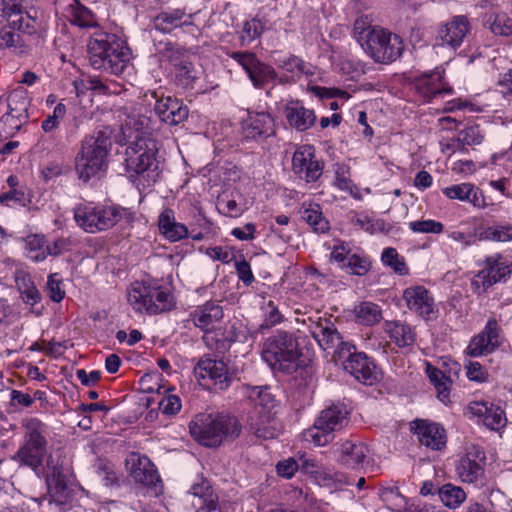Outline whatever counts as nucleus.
Instances as JSON below:
<instances>
[{"label": "nucleus", "mask_w": 512, "mask_h": 512, "mask_svg": "<svg viewBox=\"0 0 512 512\" xmlns=\"http://www.w3.org/2000/svg\"><path fill=\"white\" fill-rule=\"evenodd\" d=\"M353 34L362 49L376 63L390 64L401 57L404 51V43L399 35L367 25L364 19L355 21Z\"/></svg>", "instance_id": "f257e3e1"}, {"label": "nucleus", "mask_w": 512, "mask_h": 512, "mask_svg": "<svg viewBox=\"0 0 512 512\" xmlns=\"http://www.w3.org/2000/svg\"><path fill=\"white\" fill-rule=\"evenodd\" d=\"M91 66L114 75H120L127 67L131 52L126 43L116 34L95 32L88 43Z\"/></svg>", "instance_id": "f03ea898"}, {"label": "nucleus", "mask_w": 512, "mask_h": 512, "mask_svg": "<svg viewBox=\"0 0 512 512\" xmlns=\"http://www.w3.org/2000/svg\"><path fill=\"white\" fill-rule=\"evenodd\" d=\"M157 144L153 138L127 142L125 171L128 179L139 189L151 187L157 180Z\"/></svg>", "instance_id": "7ed1b4c3"}, {"label": "nucleus", "mask_w": 512, "mask_h": 512, "mask_svg": "<svg viewBox=\"0 0 512 512\" xmlns=\"http://www.w3.org/2000/svg\"><path fill=\"white\" fill-rule=\"evenodd\" d=\"M73 215L77 226L91 234L106 231L118 223L130 225L136 220V213L130 208L95 202L76 205Z\"/></svg>", "instance_id": "20e7f679"}, {"label": "nucleus", "mask_w": 512, "mask_h": 512, "mask_svg": "<svg viewBox=\"0 0 512 512\" xmlns=\"http://www.w3.org/2000/svg\"><path fill=\"white\" fill-rule=\"evenodd\" d=\"M112 147L111 138L103 131H96L81 141L75 157V170L78 178L88 182L105 171Z\"/></svg>", "instance_id": "39448f33"}, {"label": "nucleus", "mask_w": 512, "mask_h": 512, "mask_svg": "<svg viewBox=\"0 0 512 512\" xmlns=\"http://www.w3.org/2000/svg\"><path fill=\"white\" fill-rule=\"evenodd\" d=\"M191 436L206 447L219 446L225 436L237 437L240 427L234 417L201 413L189 424Z\"/></svg>", "instance_id": "423d86ee"}, {"label": "nucleus", "mask_w": 512, "mask_h": 512, "mask_svg": "<svg viewBox=\"0 0 512 512\" xmlns=\"http://www.w3.org/2000/svg\"><path fill=\"white\" fill-rule=\"evenodd\" d=\"M298 346L297 339L292 334L279 332L264 343L262 359L273 371L291 374L301 366Z\"/></svg>", "instance_id": "0eeeda50"}, {"label": "nucleus", "mask_w": 512, "mask_h": 512, "mask_svg": "<svg viewBox=\"0 0 512 512\" xmlns=\"http://www.w3.org/2000/svg\"><path fill=\"white\" fill-rule=\"evenodd\" d=\"M24 443L18 449L14 460L20 465L37 470L46 454L47 441L45 438L46 425L38 418L30 417L23 421Z\"/></svg>", "instance_id": "6e6552de"}, {"label": "nucleus", "mask_w": 512, "mask_h": 512, "mask_svg": "<svg viewBox=\"0 0 512 512\" xmlns=\"http://www.w3.org/2000/svg\"><path fill=\"white\" fill-rule=\"evenodd\" d=\"M7 25L0 28V49L20 50L24 45L20 33L34 34L37 30V20L27 12L18 10L6 11Z\"/></svg>", "instance_id": "1a4fd4ad"}, {"label": "nucleus", "mask_w": 512, "mask_h": 512, "mask_svg": "<svg viewBox=\"0 0 512 512\" xmlns=\"http://www.w3.org/2000/svg\"><path fill=\"white\" fill-rule=\"evenodd\" d=\"M194 374L199 383L208 389L225 390L231 382L226 364L211 355H205L197 362Z\"/></svg>", "instance_id": "9d476101"}, {"label": "nucleus", "mask_w": 512, "mask_h": 512, "mask_svg": "<svg viewBox=\"0 0 512 512\" xmlns=\"http://www.w3.org/2000/svg\"><path fill=\"white\" fill-rule=\"evenodd\" d=\"M342 369L357 382L366 386H374L383 379L382 369L376 361L365 352L358 351L357 348L352 351Z\"/></svg>", "instance_id": "9b49d317"}, {"label": "nucleus", "mask_w": 512, "mask_h": 512, "mask_svg": "<svg viewBox=\"0 0 512 512\" xmlns=\"http://www.w3.org/2000/svg\"><path fill=\"white\" fill-rule=\"evenodd\" d=\"M8 111L0 120V130L6 135H14L27 121L28 100L23 89L11 92L7 98Z\"/></svg>", "instance_id": "f8f14e48"}, {"label": "nucleus", "mask_w": 512, "mask_h": 512, "mask_svg": "<svg viewBox=\"0 0 512 512\" xmlns=\"http://www.w3.org/2000/svg\"><path fill=\"white\" fill-rule=\"evenodd\" d=\"M351 411L344 402H331L322 410V447L332 442L334 433L343 430L350 422Z\"/></svg>", "instance_id": "ddd939ff"}, {"label": "nucleus", "mask_w": 512, "mask_h": 512, "mask_svg": "<svg viewBox=\"0 0 512 512\" xmlns=\"http://www.w3.org/2000/svg\"><path fill=\"white\" fill-rule=\"evenodd\" d=\"M130 476L136 483L146 487L161 486V478L156 466L145 455L132 453L126 460Z\"/></svg>", "instance_id": "4468645a"}, {"label": "nucleus", "mask_w": 512, "mask_h": 512, "mask_svg": "<svg viewBox=\"0 0 512 512\" xmlns=\"http://www.w3.org/2000/svg\"><path fill=\"white\" fill-rule=\"evenodd\" d=\"M189 316L194 326L205 333L203 339L208 343L209 333L221 322L224 311L218 301L209 300L196 306Z\"/></svg>", "instance_id": "2eb2a0df"}, {"label": "nucleus", "mask_w": 512, "mask_h": 512, "mask_svg": "<svg viewBox=\"0 0 512 512\" xmlns=\"http://www.w3.org/2000/svg\"><path fill=\"white\" fill-rule=\"evenodd\" d=\"M403 300L407 307L424 320H432L436 317L434 299L430 292L422 285L408 287L403 291Z\"/></svg>", "instance_id": "dca6fc26"}, {"label": "nucleus", "mask_w": 512, "mask_h": 512, "mask_svg": "<svg viewBox=\"0 0 512 512\" xmlns=\"http://www.w3.org/2000/svg\"><path fill=\"white\" fill-rule=\"evenodd\" d=\"M410 430L418 441L432 450H441L446 445V431L439 423L426 419H416L410 423Z\"/></svg>", "instance_id": "f3484780"}, {"label": "nucleus", "mask_w": 512, "mask_h": 512, "mask_svg": "<svg viewBox=\"0 0 512 512\" xmlns=\"http://www.w3.org/2000/svg\"><path fill=\"white\" fill-rule=\"evenodd\" d=\"M315 152L314 146L305 144L299 146L292 157L293 171L308 183L320 178V165Z\"/></svg>", "instance_id": "a211bd4d"}, {"label": "nucleus", "mask_w": 512, "mask_h": 512, "mask_svg": "<svg viewBox=\"0 0 512 512\" xmlns=\"http://www.w3.org/2000/svg\"><path fill=\"white\" fill-rule=\"evenodd\" d=\"M499 335L500 328L497 320L490 318L484 329L471 339L467 347V354L478 357L492 353L500 346Z\"/></svg>", "instance_id": "6ab92c4d"}, {"label": "nucleus", "mask_w": 512, "mask_h": 512, "mask_svg": "<svg viewBox=\"0 0 512 512\" xmlns=\"http://www.w3.org/2000/svg\"><path fill=\"white\" fill-rule=\"evenodd\" d=\"M55 10L57 14L78 27L90 28L97 25L94 14L78 0H55Z\"/></svg>", "instance_id": "aec40b11"}, {"label": "nucleus", "mask_w": 512, "mask_h": 512, "mask_svg": "<svg viewBox=\"0 0 512 512\" xmlns=\"http://www.w3.org/2000/svg\"><path fill=\"white\" fill-rule=\"evenodd\" d=\"M469 30L468 18L464 15H456L439 27L436 39L440 41L439 44L442 46L457 49L461 46Z\"/></svg>", "instance_id": "412c9836"}, {"label": "nucleus", "mask_w": 512, "mask_h": 512, "mask_svg": "<svg viewBox=\"0 0 512 512\" xmlns=\"http://www.w3.org/2000/svg\"><path fill=\"white\" fill-rule=\"evenodd\" d=\"M241 127L243 137L249 140L267 138L274 134V120L267 112H249Z\"/></svg>", "instance_id": "4be33fe9"}, {"label": "nucleus", "mask_w": 512, "mask_h": 512, "mask_svg": "<svg viewBox=\"0 0 512 512\" xmlns=\"http://www.w3.org/2000/svg\"><path fill=\"white\" fill-rule=\"evenodd\" d=\"M485 454L476 447L468 450L456 463V473L462 482L475 483L483 476Z\"/></svg>", "instance_id": "5701e85b"}, {"label": "nucleus", "mask_w": 512, "mask_h": 512, "mask_svg": "<svg viewBox=\"0 0 512 512\" xmlns=\"http://www.w3.org/2000/svg\"><path fill=\"white\" fill-rule=\"evenodd\" d=\"M155 114L168 125H178L188 117V108L182 101L171 96L156 98Z\"/></svg>", "instance_id": "b1692460"}, {"label": "nucleus", "mask_w": 512, "mask_h": 512, "mask_svg": "<svg viewBox=\"0 0 512 512\" xmlns=\"http://www.w3.org/2000/svg\"><path fill=\"white\" fill-rule=\"evenodd\" d=\"M152 23L155 30L166 34L191 25L193 17L184 8H166L153 18Z\"/></svg>", "instance_id": "393cba45"}, {"label": "nucleus", "mask_w": 512, "mask_h": 512, "mask_svg": "<svg viewBox=\"0 0 512 512\" xmlns=\"http://www.w3.org/2000/svg\"><path fill=\"white\" fill-rule=\"evenodd\" d=\"M150 293V281H135L127 290V301L135 312L156 315L158 308L152 304Z\"/></svg>", "instance_id": "a878e982"}, {"label": "nucleus", "mask_w": 512, "mask_h": 512, "mask_svg": "<svg viewBox=\"0 0 512 512\" xmlns=\"http://www.w3.org/2000/svg\"><path fill=\"white\" fill-rule=\"evenodd\" d=\"M154 128L149 116L133 112L127 116L122 125V133L127 142L138 141L142 138H152Z\"/></svg>", "instance_id": "bb28decb"}, {"label": "nucleus", "mask_w": 512, "mask_h": 512, "mask_svg": "<svg viewBox=\"0 0 512 512\" xmlns=\"http://www.w3.org/2000/svg\"><path fill=\"white\" fill-rule=\"evenodd\" d=\"M442 80L443 76L438 71L424 74L418 79L416 88L427 102L443 94L452 95L453 88L445 85Z\"/></svg>", "instance_id": "cd10ccee"}, {"label": "nucleus", "mask_w": 512, "mask_h": 512, "mask_svg": "<svg viewBox=\"0 0 512 512\" xmlns=\"http://www.w3.org/2000/svg\"><path fill=\"white\" fill-rule=\"evenodd\" d=\"M470 412L481 418L483 424L491 430H499L506 424L505 412L494 404L473 402L469 406Z\"/></svg>", "instance_id": "c85d7f7f"}, {"label": "nucleus", "mask_w": 512, "mask_h": 512, "mask_svg": "<svg viewBox=\"0 0 512 512\" xmlns=\"http://www.w3.org/2000/svg\"><path fill=\"white\" fill-rule=\"evenodd\" d=\"M367 448L362 443L345 441L341 445L333 447V454L336 461L349 468H356L366 458Z\"/></svg>", "instance_id": "c756f323"}, {"label": "nucleus", "mask_w": 512, "mask_h": 512, "mask_svg": "<svg viewBox=\"0 0 512 512\" xmlns=\"http://www.w3.org/2000/svg\"><path fill=\"white\" fill-rule=\"evenodd\" d=\"M443 194L449 199L469 202L477 208L486 205L482 191L471 183L451 185L443 189Z\"/></svg>", "instance_id": "7c9ffc66"}, {"label": "nucleus", "mask_w": 512, "mask_h": 512, "mask_svg": "<svg viewBox=\"0 0 512 512\" xmlns=\"http://www.w3.org/2000/svg\"><path fill=\"white\" fill-rule=\"evenodd\" d=\"M190 493L196 498V501L192 502L196 512H221L218 497L206 480L193 484Z\"/></svg>", "instance_id": "2f4dec72"}, {"label": "nucleus", "mask_w": 512, "mask_h": 512, "mask_svg": "<svg viewBox=\"0 0 512 512\" xmlns=\"http://www.w3.org/2000/svg\"><path fill=\"white\" fill-rule=\"evenodd\" d=\"M158 227L161 234L171 242H177L188 237V228L176 221L174 211L170 208L164 209L159 215Z\"/></svg>", "instance_id": "473e14b6"}, {"label": "nucleus", "mask_w": 512, "mask_h": 512, "mask_svg": "<svg viewBox=\"0 0 512 512\" xmlns=\"http://www.w3.org/2000/svg\"><path fill=\"white\" fill-rule=\"evenodd\" d=\"M474 237L479 241L508 242L512 240V225L500 222L481 224L475 228Z\"/></svg>", "instance_id": "72a5a7b5"}, {"label": "nucleus", "mask_w": 512, "mask_h": 512, "mask_svg": "<svg viewBox=\"0 0 512 512\" xmlns=\"http://www.w3.org/2000/svg\"><path fill=\"white\" fill-rule=\"evenodd\" d=\"M285 116L288 123L298 131L307 130L315 121L314 112L305 108L299 101L287 103Z\"/></svg>", "instance_id": "f704fd0d"}, {"label": "nucleus", "mask_w": 512, "mask_h": 512, "mask_svg": "<svg viewBox=\"0 0 512 512\" xmlns=\"http://www.w3.org/2000/svg\"><path fill=\"white\" fill-rule=\"evenodd\" d=\"M46 482L51 500L57 505L67 504L71 498V490L65 474L60 469L54 468Z\"/></svg>", "instance_id": "c9c22d12"}, {"label": "nucleus", "mask_w": 512, "mask_h": 512, "mask_svg": "<svg viewBox=\"0 0 512 512\" xmlns=\"http://www.w3.org/2000/svg\"><path fill=\"white\" fill-rule=\"evenodd\" d=\"M385 331L389 334L390 339L401 348L412 346L416 341L413 328L401 321H387Z\"/></svg>", "instance_id": "e433bc0d"}, {"label": "nucleus", "mask_w": 512, "mask_h": 512, "mask_svg": "<svg viewBox=\"0 0 512 512\" xmlns=\"http://www.w3.org/2000/svg\"><path fill=\"white\" fill-rule=\"evenodd\" d=\"M275 63L279 69L290 74L291 78L300 77L301 75L309 77L314 74L315 70V67L295 55L279 57L275 60Z\"/></svg>", "instance_id": "4c0bfd02"}, {"label": "nucleus", "mask_w": 512, "mask_h": 512, "mask_svg": "<svg viewBox=\"0 0 512 512\" xmlns=\"http://www.w3.org/2000/svg\"><path fill=\"white\" fill-rule=\"evenodd\" d=\"M24 251L28 259L42 262L47 258L46 239L43 234H29L23 238Z\"/></svg>", "instance_id": "58836bf2"}, {"label": "nucleus", "mask_w": 512, "mask_h": 512, "mask_svg": "<svg viewBox=\"0 0 512 512\" xmlns=\"http://www.w3.org/2000/svg\"><path fill=\"white\" fill-rule=\"evenodd\" d=\"M356 349V346L349 341H344L341 339V343L336 344L334 346H328L327 348H323L322 357L327 360L329 363H333L336 366H342L345 364V361L349 359L352 354V351Z\"/></svg>", "instance_id": "ea45409f"}, {"label": "nucleus", "mask_w": 512, "mask_h": 512, "mask_svg": "<svg viewBox=\"0 0 512 512\" xmlns=\"http://www.w3.org/2000/svg\"><path fill=\"white\" fill-rule=\"evenodd\" d=\"M15 282L24 303L34 306L40 302L41 295L29 274L25 272L17 273Z\"/></svg>", "instance_id": "a19ab883"}, {"label": "nucleus", "mask_w": 512, "mask_h": 512, "mask_svg": "<svg viewBox=\"0 0 512 512\" xmlns=\"http://www.w3.org/2000/svg\"><path fill=\"white\" fill-rule=\"evenodd\" d=\"M356 320L365 326H373L382 319L381 307L373 302L363 301L354 309Z\"/></svg>", "instance_id": "79ce46f5"}, {"label": "nucleus", "mask_w": 512, "mask_h": 512, "mask_svg": "<svg viewBox=\"0 0 512 512\" xmlns=\"http://www.w3.org/2000/svg\"><path fill=\"white\" fill-rule=\"evenodd\" d=\"M265 29L264 23L259 18L247 19L242 23L241 29L237 32L240 45L249 46L254 40L259 38Z\"/></svg>", "instance_id": "37998d69"}, {"label": "nucleus", "mask_w": 512, "mask_h": 512, "mask_svg": "<svg viewBox=\"0 0 512 512\" xmlns=\"http://www.w3.org/2000/svg\"><path fill=\"white\" fill-rule=\"evenodd\" d=\"M247 76L251 80L254 87L262 88L266 84L273 82L276 79L277 74L273 67L261 62L258 59Z\"/></svg>", "instance_id": "c03bdc74"}, {"label": "nucleus", "mask_w": 512, "mask_h": 512, "mask_svg": "<svg viewBox=\"0 0 512 512\" xmlns=\"http://www.w3.org/2000/svg\"><path fill=\"white\" fill-rule=\"evenodd\" d=\"M426 373L430 382L434 385L438 392V398L445 402L449 398V385L452 383L451 379L440 369L427 363Z\"/></svg>", "instance_id": "a18cd8bd"}, {"label": "nucleus", "mask_w": 512, "mask_h": 512, "mask_svg": "<svg viewBox=\"0 0 512 512\" xmlns=\"http://www.w3.org/2000/svg\"><path fill=\"white\" fill-rule=\"evenodd\" d=\"M438 495L442 503L450 508L455 509L460 506L466 499V493L461 487L447 483L438 489Z\"/></svg>", "instance_id": "49530a36"}, {"label": "nucleus", "mask_w": 512, "mask_h": 512, "mask_svg": "<svg viewBox=\"0 0 512 512\" xmlns=\"http://www.w3.org/2000/svg\"><path fill=\"white\" fill-rule=\"evenodd\" d=\"M150 289L153 291V298H151L152 304L156 305L158 308L157 314L169 311L173 308L174 297L166 287L150 281Z\"/></svg>", "instance_id": "de8ad7c7"}, {"label": "nucleus", "mask_w": 512, "mask_h": 512, "mask_svg": "<svg viewBox=\"0 0 512 512\" xmlns=\"http://www.w3.org/2000/svg\"><path fill=\"white\" fill-rule=\"evenodd\" d=\"M334 185L340 190L348 191L354 198H360L358 188L350 179V167L346 164L335 165V182Z\"/></svg>", "instance_id": "09e8293b"}, {"label": "nucleus", "mask_w": 512, "mask_h": 512, "mask_svg": "<svg viewBox=\"0 0 512 512\" xmlns=\"http://www.w3.org/2000/svg\"><path fill=\"white\" fill-rule=\"evenodd\" d=\"M170 72L174 76L176 84L183 88L192 87L194 81L198 78V73L190 59L187 60L186 63L171 69Z\"/></svg>", "instance_id": "8fccbe9b"}, {"label": "nucleus", "mask_w": 512, "mask_h": 512, "mask_svg": "<svg viewBox=\"0 0 512 512\" xmlns=\"http://www.w3.org/2000/svg\"><path fill=\"white\" fill-rule=\"evenodd\" d=\"M160 54L161 60L170 65V70L186 63V61L189 60L187 52L180 46L172 43H167Z\"/></svg>", "instance_id": "3c124183"}, {"label": "nucleus", "mask_w": 512, "mask_h": 512, "mask_svg": "<svg viewBox=\"0 0 512 512\" xmlns=\"http://www.w3.org/2000/svg\"><path fill=\"white\" fill-rule=\"evenodd\" d=\"M484 135L482 134L479 125L467 126L460 130L457 136L458 149L465 150V146L479 145L482 143Z\"/></svg>", "instance_id": "603ef678"}, {"label": "nucleus", "mask_w": 512, "mask_h": 512, "mask_svg": "<svg viewBox=\"0 0 512 512\" xmlns=\"http://www.w3.org/2000/svg\"><path fill=\"white\" fill-rule=\"evenodd\" d=\"M382 263L393 269V271L401 276L407 275L409 269L403 257H400L397 250L392 247L385 248L381 255Z\"/></svg>", "instance_id": "864d4df0"}, {"label": "nucleus", "mask_w": 512, "mask_h": 512, "mask_svg": "<svg viewBox=\"0 0 512 512\" xmlns=\"http://www.w3.org/2000/svg\"><path fill=\"white\" fill-rule=\"evenodd\" d=\"M512 272V268L510 265H506L505 263L494 262L493 264H489V267L483 270L481 273H486L484 278V284L491 286L497 282H500L506 278V276L510 275Z\"/></svg>", "instance_id": "5fc2aeb1"}, {"label": "nucleus", "mask_w": 512, "mask_h": 512, "mask_svg": "<svg viewBox=\"0 0 512 512\" xmlns=\"http://www.w3.org/2000/svg\"><path fill=\"white\" fill-rule=\"evenodd\" d=\"M252 429L258 438L265 440L274 439L280 433L278 422L275 419H270L269 417H261L260 421L252 426Z\"/></svg>", "instance_id": "6e6d98bb"}, {"label": "nucleus", "mask_w": 512, "mask_h": 512, "mask_svg": "<svg viewBox=\"0 0 512 512\" xmlns=\"http://www.w3.org/2000/svg\"><path fill=\"white\" fill-rule=\"evenodd\" d=\"M328 249H331L330 262L337 263L341 269H346V264L351 255V248L349 243L338 240L333 246L324 244Z\"/></svg>", "instance_id": "4d7b16f0"}, {"label": "nucleus", "mask_w": 512, "mask_h": 512, "mask_svg": "<svg viewBox=\"0 0 512 512\" xmlns=\"http://www.w3.org/2000/svg\"><path fill=\"white\" fill-rule=\"evenodd\" d=\"M262 311L264 319L260 324V330L269 329L283 320V316L280 313L278 306L272 300L264 303Z\"/></svg>", "instance_id": "13d9d810"}, {"label": "nucleus", "mask_w": 512, "mask_h": 512, "mask_svg": "<svg viewBox=\"0 0 512 512\" xmlns=\"http://www.w3.org/2000/svg\"><path fill=\"white\" fill-rule=\"evenodd\" d=\"M67 113L66 105L59 102L53 109L52 114L48 115L41 123V128L45 133H51L57 129L61 120Z\"/></svg>", "instance_id": "bf43d9fd"}, {"label": "nucleus", "mask_w": 512, "mask_h": 512, "mask_svg": "<svg viewBox=\"0 0 512 512\" xmlns=\"http://www.w3.org/2000/svg\"><path fill=\"white\" fill-rule=\"evenodd\" d=\"M301 219L313 228L315 232L318 231V224L320 223V205L316 202H304L300 209Z\"/></svg>", "instance_id": "052dcab7"}, {"label": "nucleus", "mask_w": 512, "mask_h": 512, "mask_svg": "<svg viewBox=\"0 0 512 512\" xmlns=\"http://www.w3.org/2000/svg\"><path fill=\"white\" fill-rule=\"evenodd\" d=\"M352 483L342 473H334L333 475L322 473V488L329 489L331 495L339 492L345 485Z\"/></svg>", "instance_id": "680f3d73"}, {"label": "nucleus", "mask_w": 512, "mask_h": 512, "mask_svg": "<svg viewBox=\"0 0 512 512\" xmlns=\"http://www.w3.org/2000/svg\"><path fill=\"white\" fill-rule=\"evenodd\" d=\"M324 322L325 324L322 323V349L341 343L343 338L330 318H325Z\"/></svg>", "instance_id": "e2e57ef3"}, {"label": "nucleus", "mask_w": 512, "mask_h": 512, "mask_svg": "<svg viewBox=\"0 0 512 512\" xmlns=\"http://www.w3.org/2000/svg\"><path fill=\"white\" fill-rule=\"evenodd\" d=\"M370 268L371 262L369 261L368 257L361 256L356 253H351L346 264V269H349L351 274L357 276L366 275Z\"/></svg>", "instance_id": "0e129e2a"}, {"label": "nucleus", "mask_w": 512, "mask_h": 512, "mask_svg": "<svg viewBox=\"0 0 512 512\" xmlns=\"http://www.w3.org/2000/svg\"><path fill=\"white\" fill-rule=\"evenodd\" d=\"M409 228L415 233L439 234L443 232L444 225L439 221L427 219L410 222Z\"/></svg>", "instance_id": "69168bd1"}, {"label": "nucleus", "mask_w": 512, "mask_h": 512, "mask_svg": "<svg viewBox=\"0 0 512 512\" xmlns=\"http://www.w3.org/2000/svg\"><path fill=\"white\" fill-rule=\"evenodd\" d=\"M249 398L263 407H272L275 402L274 396L268 387H251Z\"/></svg>", "instance_id": "338daca9"}, {"label": "nucleus", "mask_w": 512, "mask_h": 512, "mask_svg": "<svg viewBox=\"0 0 512 512\" xmlns=\"http://www.w3.org/2000/svg\"><path fill=\"white\" fill-rule=\"evenodd\" d=\"M181 407L182 403L179 396L170 393L165 394L158 403L159 410L168 416L177 414Z\"/></svg>", "instance_id": "774afa93"}]
</instances>
